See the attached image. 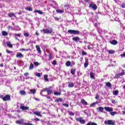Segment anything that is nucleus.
<instances>
[{
  "instance_id": "16",
  "label": "nucleus",
  "mask_w": 125,
  "mask_h": 125,
  "mask_svg": "<svg viewBox=\"0 0 125 125\" xmlns=\"http://www.w3.org/2000/svg\"><path fill=\"white\" fill-rule=\"evenodd\" d=\"M36 47L38 52H39V53H41L42 51L41 50V47H40V46L36 45Z\"/></svg>"
},
{
  "instance_id": "12",
  "label": "nucleus",
  "mask_w": 125,
  "mask_h": 125,
  "mask_svg": "<svg viewBox=\"0 0 125 125\" xmlns=\"http://www.w3.org/2000/svg\"><path fill=\"white\" fill-rule=\"evenodd\" d=\"M97 110L99 111V112L103 113V111H104V108L103 107L100 106L99 107H97Z\"/></svg>"
},
{
  "instance_id": "55",
  "label": "nucleus",
  "mask_w": 125,
  "mask_h": 125,
  "mask_svg": "<svg viewBox=\"0 0 125 125\" xmlns=\"http://www.w3.org/2000/svg\"><path fill=\"white\" fill-rule=\"evenodd\" d=\"M34 121H36L37 122H40V119H39V118H35V119H34Z\"/></svg>"
},
{
  "instance_id": "34",
  "label": "nucleus",
  "mask_w": 125,
  "mask_h": 125,
  "mask_svg": "<svg viewBox=\"0 0 125 125\" xmlns=\"http://www.w3.org/2000/svg\"><path fill=\"white\" fill-rule=\"evenodd\" d=\"M26 10H28V11H33V9L31 7H27L25 8Z\"/></svg>"
},
{
  "instance_id": "5",
  "label": "nucleus",
  "mask_w": 125,
  "mask_h": 125,
  "mask_svg": "<svg viewBox=\"0 0 125 125\" xmlns=\"http://www.w3.org/2000/svg\"><path fill=\"white\" fill-rule=\"evenodd\" d=\"M75 120L76 121H77V122H79V123H80V124H81L82 125H84V124L85 123V120H83V118L82 117L76 118Z\"/></svg>"
},
{
  "instance_id": "23",
  "label": "nucleus",
  "mask_w": 125,
  "mask_h": 125,
  "mask_svg": "<svg viewBox=\"0 0 125 125\" xmlns=\"http://www.w3.org/2000/svg\"><path fill=\"white\" fill-rule=\"evenodd\" d=\"M14 29V31H20L21 30V28H20L18 26H15Z\"/></svg>"
},
{
  "instance_id": "27",
  "label": "nucleus",
  "mask_w": 125,
  "mask_h": 125,
  "mask_svg": "<svg viewBox=\"0 0 125 125\" xmlns=\"http://www.w3.org/2000/svg\"><path fill=\"white\" fill-rule=\"evenodd\" d=\"M113 95H118L119 94V91L118 90L113 91Z\"/></svg>"
},
{
  "instance_id": "59",
  "label": "nucleus",
  "mask_w": 125,
  "mask_h": 125,
  "mask_svg": "<svg viewBox=\"0 0 125 125\" xmlns=\"http://www.w3.org/2000/svg\"><path fill=\"white\" fill-rule=\"evenodd\" d=\"M36 76L37 77H41V73H37V74H36Z\"/></svg>"
},
{
  "instance_id": "52",
  "label": "nucleus",
  "mask_w": 125,
  "mask_h": 125,
  "mask_svg": "<svg viewBox=\"0 0 125 125\" xmlns=\"http://www.w3.org/2000/svg\"><path fill=\"white\" fill-rule=\"evenodd\" d=\"M53 65H56L57 64V62L56 61H54L52 62Z\"/></svg>"
},
{
  "instance_id": "22",
  "label": "nucleus",
  "mask_w": 125,
  "mask_h": 125,
  "mask_svg": "<svg viewBox=\"0 0 125 125\" xmlns=\"http://www.w3.org/2000/svg\"><path fill=\"white\" fill-rule=\"evenodd\" d=\"M55 102H62V101H63V99H62V98H57L55 100Z\"/></svg>"
},
{
  "instance_id": "6",
  "label": "nucleus",
  "mask_w": 125,
  "mask_h": 125,
  "mask_svg": "<svg viewBox=\"0 0 125 125\" xmlns=\"http://www.w3.org/2000/svg\"><path fill=\"white\" fill-rule=\"evenodd\" d=\"M89 6L92 8L93 10H96L97 9V5H96L95 3H91Z\"/></svg>"
},
{
  "instance_id": "39",
  "label": "nucleus",
  "mask_w": 125,
  "mask_h": 125,
  "mask_svg": "<svg viewBox=\"0 0 125 125\" xmlns=\"http://www.w3.org/2000/svg\"><path fill=\"white\" fill-rule=\"evenodd\" d=\"M20 50V51H29V49L21 48Z\"/></svg>"
},
{
  "instance_id": "14",
  "label": "nucleus",
  "mask_w": 125,
  "mask_h": 125,
  "mask_svg": "<svg viewBox=\"0 0 125 125\" xmlns=\"http://www.w3.org/2000/svg\"><path fill=\"white\" fill-rule=\"evenodd\" d=\"M20 109H21V110H23L24 111L26 110H28V109H29V107L28 106H24L21 105L20 107Z\"/></svg>"
},
{
  "instance_id": "43",
  "label": "nucleus",
  "mask_w": 125,
  "mask_h": 125,
  "mask_svg": "<svg viewBox=\"0 0 125 125\" xmlns=\"http://www.w3.org/2000/svg\"><path fill=\"white\" fill-rule=\"evenodd\" d=\"M56 11L58 13H63L64 12V11L62 10H56Z\"/></svg>"
},
{
  "instance_id": "1",
  "label": "nucleus",
  "mask_w": 125,
  "mask_h": 125,
  "mask_svg": "<svg viewBox=\"0 0 125 125\" xmlns=\"http://www.w3.org/2000/svg\"><path fill=\"white\" fill-rule=\"evenodd\" d=\"M42 31L43 33H44V34H52V32H53V29H52V28H51L50 29H43L42 30H41V31L42 32Z\"/></svg>"
},
{
  "instance_id": "58",
  "label": "nucleus",
  "mask_w": 125,
  "mask_h": 125,
  "mask_svg": "<svg viewBox=\"0 0 125 125\" xmlns=\"http://www.w3.org/2000/svg\"><path fill=\"white\" fill-rule=\"evenodd\" d=\"M121 57H125V53L121 55Z\"/></svg>"
},
{
  "instance_id": "32",
  "label": "nucleus",
  "mask_w": 125,
  "mask_h": 125,
  "mask_svg": "<svg viewBox=\"0 0 125 125\" xmlns=\"http://www.w3.org/2000/svg\"><path fill=\"white\" fill-rule=\"evenodd\" d=\"M52 87H49L48 88H46L43 89V91H47V92L49 90V89H51Z\"/></svg>"
},
{
  "instance_id": "29",
  "label": "nucleus",
  "mask_w": 125,
  "mask_h": 125,
  "mask_svg": "<svg viewBox=\"0 0 125 125\" xmlns=\"http://www.w3.org/2000/svg\"><path fill=\"white\" fill-rule=\"evenodd\" d=\"M65 65L67 67H70V66H71V62L70 61L66 62Z\"/></svg>"
},
{
  "instance_id": "2",
  "label": "nucleus",
  "mask_w": 125,
  "mask_h": 125,
  "mask_svg": "<svg viewBox=\"0 0 125 125\" xmlns=\"http://www.w3.org/2000/svg\"><path fill=\"white\" fill-rule=\"evenodd\" d=\"M105 125H116V122L114 120H108L104 121Z\"/></svg>"
},
{
  "instance_id": "45",
  "label": "nucleus",
  "mask_w": 125,
  "mask_h": 125,
  "mask_svg": "<svg viewBox=\"0 0 125 125\" xmlns=\"http://www.w3.org/2000/svg\"><path fill=\"white\" fill-rule=\"evenodd\" d=\"M8 30H10V29H11V30H12V31H14V30H15L14 28H13L10 26H8Z\"/></svg>"
},
{
  "instance_id": "26",
  "label": "nucleus",
  "mask_w": 125,
  "mask_h": 125,
  "mask_svg": "<svg viewBox=\"0 0 125 125\" xmlns=\"http://www.w3.org/2000/svg\"><path fill=\"white\" fill-rule=\"evenodd\" d=\"M20 93L21 94V95H26V91L24 90L20 91Z\"/></svg>"
},
{
  "instance_id": "47",
  "label": "nucleus",
  "mask_w": 125,
  "mask_h": 125,
  "mask_svg": "<svg viewBox=\"0 0 125 125\" xmlns=\"http://www.w3.org/2000/svg\"><path fill=\"white\" fill-rule=\"evenodd\" d=\"M82 55H87V53L83 50L82 51Z\"/></svg>"
},
{
  "instance_id": "63",
  "label": "nucleus",
  "mask_w": 125,
  "mask_h": 125,
  "mask_svg": "<svg viewBox=\"0 0 125 125\" xmlns=\"http://www.w3.org/2000/svg\"><path fill=\"white\" fill-rule=\"evenodd\" d=\"M98 98H99V96H97L95 97V99H98Z\"/></svg>"
},
{
  "instance_id": "36",
  "label": "nucleus",
  "mask_w": 125,
  "mask_h": 125,
  "mask_svg": "<svg viewBox=\"0 0 125 125\" xmlns=\"http://www.w3.org/2000/svg\"><path fill=\"white\" fill-rule=\"evenodd\" d=\"M35 12H36V13L37 12L39 14H43V13L41 10H35Z\"/></svg>"
},
{
  "instance_id": "35",
  "label": "nucleus",
  "mask_w": 125,
  "mask_h": 125,
  "mask_svg": "<svg viewBox=\"0 0 125 125\" xmlns=\"http://www.w3.org/2000/svg\"><path fill=\"white\" fill-rule=\"evenodd\" d=\"M84 68H86L88 66V61H86L84 64Z\"/></svg>"
},
{
  "instance_id": "25",
  "label": "nucleus",
  "mask_w": 125,
  "mask_h": 125,
  "mask_svg": "<svg viewBox=\"0 0 125 125\" xmlns=\"http://www.w3.org/2000/svg\"><path fill=\"white\" fill-rule=\"evenodd\" d=\"M68 87H74V83L72 82H70L68 83Z\"/></svg>"
},
{
  "instance_id": "13",
  "label": "nucleus",
  "mask_w": 125,
  "mask_h": 125,
  "mask_svg": "<svg viewBox=\"0 0 125 125\" xmlns=\"http://www.w3.org/2000/svg\"><path fill=\"white\" fill-rule=\"evenodd\" d=\"M80 40L81 39H80V37H75L72 38V41H74V42H80Z\"/></svg>"
},
{
  "instance_id": "15",
  "label": "nucleus",
  "mask_w": 125,
  "mask_h": 125,
  "mask_svg": "<svg viewBox=\"0 0 125 125\" xmlns=\"http://www.w3.org/2000/svg\"><path fill=\"white\" fill-rule=\"evenodd\" d=\"M111 44H113V45H116V44H117L118 42L116 40H112L110 41Z\"/></svg>"
},
{
  "instance_id": "42",
  "label": "nucleus",
  "mask_w": 125,
  "mask_h": 125,
  "mask_svg": "<svg viewBox=\"0 0 125 125\" xmlns=\"http://www.w3.org/2000/svg\"><path fill=\"white\" fill-rule=\"evenodd\" d=\"M68 114L70 115V116H75V113L72 111H68Z\"/></svg>"
},
{
  "instance_id": "41",
  "label": "nucleus",
  "mask_w": 125,
  "mask_h": 125,
  "mask_svg": "<svg viewBox=\"0 0 125 125\" xmlns=\"http://www.w3.org/2000/svg\"><path fill=\"white\" fill-rule=\"evenodd\" d=\"M111 102L112 103H113V104H117L118 101H117V100L113 99L111 101Z\"/></svg>"
},
{
  "instance_id": "61",
  "label": "nucleus",
  "mask_w": 125,
  "mask_h": 125,
  "mask_svg": "<svg viewBox=\"0 0 125 125\" xmlns=\"http://www.w3.org/2000/svg\"><path fill=\"white\" fill-rule=\"evenodd\" d=\"M35 34L37 35V36H40V34L38 32H36Z\"/></svg>"
},
{
  "instance_id": "62",
  "label": "nucleus",
  "mask_w": 125,
  "mask_h": 125,
  "mask_svg": "<svg viewBox=\"0 0 125 125\" xmlns=\"http://www.w3.org/2000/svg\"><path fill=\"white\" fill-rule=\"evenodd\" d=\"M125 5L124 4H123L122 5H121V7H123V8H125Z\"/></svg>"
},
{
  "instance_id": "4",
  "label": "nucleus",
  "mask_w": 125,
  "mask_h": 125,
  "mask_svg": "<svg viewBox=\"0 0 125 125\" xmlns=\"http://www.w3.org/2000/svg\"><path fill=\"white\" fill-rule=\"evenodd\" d=\"M69 34H73V35H80V31L75 30H68Z\"/></svg>"
},
{
  "instance_id": "44",
  "label": "nucleus",
  "mask_w": 125,
  "mask_h": 125,
  "mask_svg": "<svg viewBox=\"0 0 125 125\" xmlns=\"http://www.w3.org/2000/svg\"><path fill=\"white\" fill-rule=\"evenodd\" d=\"M54 95H60L61 94V92H55L54 93Z\"/></svg>"
},
{
  "instance_id": "50",
  "label": "nucleus",
  "mask_w": 125,
  "mask_h": 125,
  "mask_svg": "<svg viewBox=\"0 0 125 125\" xmlns=\"http://www.w3.org/2000/svg\"><path fill=\"white\" fill-rule=\"evenodd\" d=\"M34 64L35 66H39L40 65V63L38 62H34Z\"/></svg>"
},
{
  "instance_id": "51",
  "label": "nucleus",
  "mask_w": 125,
  "mask_h": 125,
  "mask_svg": "<svg viewBox=\"0 0 125 125\" xmlns=\"http://www.w3.org/2000/svg\"><path fill=\"white\" fill-rule=\"evenodd\" d=\"M6 52L7 53H13V52H12V51H10L9 50H6Z\"/></svg>"
},
{
  "instance_id": "33",
  "label": "nucleus",
  "mask_w": 125,
  "mask_h": 125,
  "mask_svg": "<svg viewBox=\"0 0 125 125\" xmlns=\"http://www.w3.org/2000/svg\"><path fill=\"white\" fill-rule=\"evenodd\" d=\"M71 73L72 74V75H75V74L76 73V69H72L71 70Z\"/></svg>"
},
{
  "instance_id": "21",
  "label": "nucleus",
  "mask_w": 125,
  "mask_h": 125,
  "mask_svg": "<svg viewBox=\"0 0 125 125\" xmlns=\"http://www.w3.org/2000/svg\"><path fill=\"white\" fill-rule=\"evenodd\" d=\"M117 114H118V112H115V111H110V114L111 115V116H112L114 117V116H115V115H117Z\"/></svg>"
},
{
  "instance_id": "20",
  "label": "nucleus",
  "mask_w": 125,
  "mask_h": 125,
  "mask_svg": "<svg viewBox=\"0 0 125 125\" xmlns=\"http://www.w3.org/2000/svg\"><path fill=\"white\" fill-rule=\"evenodd\" d=\"M90 77L91 79L95 80V77H94V73H93V72L90 73Z\"/></svg>"
},
{
  "instance_id": "53",
  "label": "nucleus",
  "mask_w": 125,
  "mask_h": 125,
  "mask_svg": "<svg viewBox=\"0 0 125 125\" xmlns=\"http://www.w3.org/2000/svg\"><path fill=\"white\" fill-rule=\"evenodd\" d=\"M14 36H15V37H21V35H20V34H16V33H15V34H14Z\"/></svg>"
},
{
  "instance_id": "37",
  "label": "nucleus",
  "mask_w": 125,
  "mask_h": 125,
  "mask_svg": "<svg viewBox=\"0 0 125 125\" xmlns=\"http://www.w3.org/2000/svg\"><path fill=\"white\" fill-rule=\"evenodd\" d=\"M98 103H99V102H94L93 104H90V106L93 107V106H94V105H96V104H98Z\"/></svg>"
},
{
  "instance_id": "11",
  "label": "nucleus",
  "mask_w": 125,
  "mask_h": 125,
  "mask_svg": "<svg viewBox=\"0 0 125 125\" xmlns=\"http://www.w3.org/2000/svg\"><path fill=\"white\" fill-rule=\"evenodd\" d=\"M33 114H34V115H36V116H38V117H42V115L41 114V112L39 111H35L33 112Z\"/></svg>"
},
{
  "instance_id": "19",
  "label": "nucleus",
  "mask_w": 125,
  "mask_h": 125,
  "mask_svg": "<svg viewBox=\"0 0 125 125\" xmlns=\"http://www.w3.org/2000/svg\"><path fill=\"white\" fill-rule=\"evenodd\" d=\"M30 92L29 93L30 94H35L36 93V89H32L30 90Z\"/></svg>"
},
{
  "instance_id": "24",
  "label": "nucleus",
  "mask_w": 125,
  "mask_h": 125,
  "mask_svg": "<svg viewBox=\"0 0 125 125\" xmlns=\"http://www.w3.org/2000/svg\"><path fill=\"white\" fill-rule=\"evenodd\" d=\"M2 36H4V37H5V36L8 35V33L6 31H2Z\"/></svg>"
},
{
  "instance_id": "40",
  "label": "nucleus",
  "mask_w": 125,
  "mask_h": 125,
  "mask_svg": "<svg viewBox=\"0 0 125 125\" xmlns=\"http://www.w3.org/2000/svg\"><path fill=\"white\" fill-rule=\"evenodd\" d=\"M52 93H53V90H48L47 94H51Z\"/></svg>"
},
{
  "instance_id": "46",
  "label": "nucleus",
  "mask_w": 125,
  "mask_h": 125,
  "mask_svg": "<svg viewBox=\"0 0 125 125\" xmlns=\"http://www.w3.org/2000/svg\"><path fill=\"white\" fill-rule=\"evenodd\" d=\"M108 53L110 54H113V53H115V51L113 50H110L109 51Z\"/></svg>"
},
{
  "instance_id": "10",
  "label": "nucleus",
  "mask_w": 125,
  "mask_h": 125,
  "mask_svg": "<svg viewBox=\"0 0 125 125\" xmlns=\"http://www.w3.org/2000/svg\"><path fill=\"white\" fill-rule=\"evenodd\" d=\"M16 124L18 125H24V120L22 119L21 120H17L16 122Z\"/></svg>"
},
{
  "instance_id": "60",
  "label": "nucleus",
  "mask_w": 125,
  "mask_h": 125,
  "mask_svg": "<svg viewBox=\"0 0 125 125\" xmlns=\"http://www.w3.org/2000/svg\"><path fill=\"white\" fill-rule=\"evenodd\" d=\"M87 48H88V49H91V47H90V45L87 46Z\"/></svg>"
},
{
  "instance_id": "7",
  "label": "nucleus",
  "mask_w": 125,
  "mask_h": 125,
  "mask_svg": "<svg viewBox=\"0 0 125 125\" xmlns=\"http://www.w3.org/2000/svg\"><path fill=\"white\" fill-rule=\"evenodd\" d=\"M124 75H125V70L122 69V72L121 73H119V74L115 75L114 78L118 79V78H120V77H121V76H124Z\"/></svg>"
},
{
  "instance_id": "49",
  "label": "nucleus",
  "mask_w": 125,
  "mask_h": 125,
  "mask_svg": "<svg viewBox=\"0 0 125 125\" xmlns=\"http://www.w3.org/2000/svg\"><path fill=\"white\" fill-rule=\"evenodd\" d=\"M62 106H64L68 108V107H69V104H62Z\"/></svg>"
},
{
  "instance_id": "57",
  "label": "nucleus",
  "mask_w": 125,
  "mask_h": 125,
  "mask_svg": "<svg viewBox=\"0 0 125 125\" xmlns=\"http://www.w3.org/2000/svg\"><path fill=\"white\" fill-rule=\"evenodd\" d=\"M24 76H25V77H27V76H29V73L26 72V73H24Z\"/></svg>"
},
{
  "instance_id": "18",
  "label": "nucleus",
  "mask_w": 125,
  "mask_h": 125,
  "mask_svg": "<svg viewBox=\"0 0 125 125\" xmlns=\"http://www.w3.org/2000/svg\"><path fill=\"white\" fill-rule=\"evenodd\" d=\"M81 103H82V104H83V105H84L85 106H86V105H87V102H86L85 100L83 99L81 100Z\"/></svg>"
},
{
  "instance_id": "56",
  "label": "nucleus",
  "mask_w": 125,
  "mask_h": 125,
  "mask_svg": "<svg viewBox=\"0 0 125 125\" xmlns=\"http://www.w3.org/2000/svg\"><path fill=\"white\" fill-rule=\"evenodd\" d=\"M54 19L56 20V21H59V18L58 17H54Z\"/></svg>"
},
{
  "instance_id": "9",
  "label": "nucleus",
  "mask_w": 125,
  "mask_h": 125,
  "mask_svg": "<svg viewBox=\"0 0 125 125\" xmlns=\"http://www.w3.org/2000/svg\"><path fill=\"white\" fill-rule=\"evenodd\" d=\"M16 57L17 58H23V57H24V55H23L21 53H17Z\"/></svg>"
},
{
  "instance_id": "31",
  "label": "nucleus",
  "mask_w": 125,
  "mask_h": 125,
  "mask_svg": "<svg viewBox=\"0 0 125 125\" xmlns=\"http://www.w3.org/2000/svg\"><path fill=\"white\" fill-rule=\"evenodd\" d=\"M48 76L46 75H44V79L45 81V82H48L49 81V80H48Z\"/></svg>"
},
{
  "instance_id": "64",
  "label": "nucleus",
  "mask_w": 125,
  "mask_h": 125,
  "mask_svg": "<svg viewBox=\"0 0 125 125\" xmlns=\"http://www.w3.org/2000/svg\"><path fill=\"white\" fill-rule=\"evenodd\" d=\"M122 113L124 115H125V110L123 111Z\"/></svg>"
},
{
  "instance_id": "54",
  "label": "nucleus",
  "mask_w": 125,
  "mask_h": 125,
  "mask_svg": "<svg viewBox=\"0 0 125 125\" xmlns=\"http://www.w3.org/2000/svg\"><path fill=\"white\" fill-rule=\"evenodd\" d=\"M51 59H52V56L51 54L49 55V60H51Z\"/></svg>"
},
{
  "instance_id": "8",
  "label": "nucleus",
  "mask_w": 125,
  "mask_h": 125,
  "mask_svg": "<svg viewBox=\"0 0 125 125\" xmlns=\"http://www.w3.org/2000/svg\"><path fill=\"white\" fill-rule=\"evenodd\" d=\"M104 109L106 112H113V108L109 107H104Z\"/></svg>"
},
{
  "instance_id": "3",
  "label": "nucleus",
  "mask_w": 125,
  "mask_h": 125,
  "mask_svg": "<svg viewBox=\"0 0 125 125\" xmlns=\"http://www.w3.org/2000/svg\"><path fill=\"white\" fill-rule=\"evenodd\" d=\"M3 101H10V95H6L5 96L2 95V98Z\"/></svg>"
},
{
  "instance_id": "17",
  "label": "nucleus",
  "mask_w": 125,
  "mask_h": 125,
  "mask_svg": "<svg viewBox=\"0 0 125 125\" xmlns=\"http://www.w3.org/2000/svg\"><path fill=\"white\" fill-rule=\"evenodd\" d=\"M8 16L9 17H16V16L15 15V14L14 13H9L8 14Z\"/></svg>"
},
{
  "instance_id": "30",
  "label": "nucleus",
  "mask_w": 125,
  "mask_h": 125,
  "mask_svg": "<svg viewBox=\"0 0 125 125\" xmlns=\"http://www.w3.org/2000/svg\"><path fill=\"white\" fill-rule=\"evenodd\" d=\"M34 69V64L31 63L29 66V70H33Z\"/></svg>"
},
{
  "instance_id": "48",
  "label": "nucleus",
  "mask_w": 125,
  "mask_h": 125,
  "mask_svg": "<svg viewBox=\"0 0 125 125\" xmlns=\"http://www.w3.org/2000/svg\"><path fill=\"white\" fill-rule=\"evenodd\" d=\"M23 36H24V37H29V33H24L23 34Z\"/></svg>"
},
{
  "instance_id": "28",
  "label": "nucleus",
  "mask_w": 125,
  "mask_h": 125,
  "mask_svg": "<svg viewBox=\"0 0 125 125\" xmlns=\"http://www.w3.org/2000/svg\"><path fill=\"white\" fill-rule=\"evenodd\" d=\"M7 46H8L9 47H10L11 48L13 47V45H12V44H11V43H10V42H7Z\"/></svg>"
},
{
  "instance_id": "38",
  "label": "nucleus",
  "mask_w": 125,
  "mask_h": 125,
  "mask_svg": "<svg viewBox=\"0 0 125 125\" xmlns=\"http://www.w3.org/2000/svg\"><path fill=\"white\" fill-rule=\"evenodd\" d=\"M106 86H107L108 87H111V86H112V84H111V83L110 82H107L106 83Z\"/></svg>"
}]
</instances>
